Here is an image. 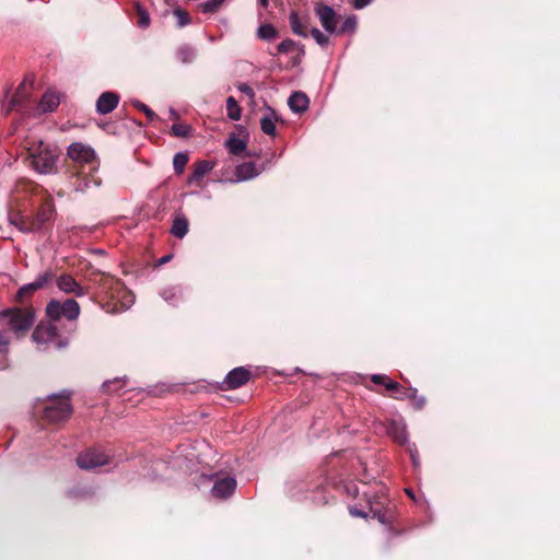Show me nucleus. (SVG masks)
Instances as JSON below:
<instances>
[{"instance_id": "31", "label": "nucleus", "mask_w": 560, "mask_h": 560, "mask_svg": "<svg viewBox=\"0 0 560 560\" xmlns=\"http://www.w3.org/2000/svg\"><path fill=\"white\" fill-rule=\"evenodd\" d=\"M226 147L230 153L234 155H240L246 150V142L240 138L232 137L228 140Z\"/></svg>"}, {"instance_id": "8", "label": "nucleus", "mask_w": 560, "mask_h": 560, "mask_svg": "<svg viewBox=\"0 0 560 560\" xmlns=\"http://www.w3.org/2000/svg\"><path fill=\"white\" fill-rule=\"evenodd\" d=\"M206 480L212 481L213 485L210 494L214 499L225 500L231 497L236 489V479L231 476H219L218 474L203 476Z\"/></svg>"}, {"instance_id": "2", "label": "nucleus", "mask_w": 560, "mask_h": 560, "mask_svg": "<svg viewBox=\"0 0 560 560\" xmlns=\"http://www.w3.org/2000/svg\"><path fill=\"white\" fill-rule=\"evenodd\" d=\"M47 399L48 402L43 409V417L47 421L58 423L71 416L70 392L63 390L61 394H51Z\"/></svg>"}, {"instance_id": "33", "label": "nucleus", "mask_w": 560, "mask_h": 560, "mask_svg": "<svg viewBox=\"0 0 560 560\" xmlns=\"http://www.w3.org/2000/svg\"><path fill=\"white\" fill-rule=\"evenodd\" d=\"M188 163V154L185 152H177L173 158V167L176 174H182Z\"/></svg>"}, {"instance_id": "44", "label": "nucleus", "mask_w": 560, "mask_h": 560, "mask_svg": "<svg viewBox=\"0 0 560 560\" xmlns=\"http://www.w3.org/2000/svg\"><path fill=\"white\" fill-rule=\"evenodd\" d=\"M237 89L241 93L245 94L252 103L255 102V92L247 83H241Z\"/></svg>"}, {"instance_id": "26", "label": "nucleus", "mask_w": 560, "mask_h": 560, "mask_svg": "<svg viewBox=\"0 0 560 560\" xmlns=\"http://www.w3.org/2000/svg\"><path fill=\"white\" fill-rule=\"evenodd\" d=\"M289 23L292 32L301 37H307V25L306 20L303 21L300 19L299 14L295 11H292L289 16Z\"/></svg>"}, {"instance_id": "10", "label": "nucleus", "mask_w": 560, "mask_h": 560, "mask_svg": "<svg viewBox=\"0 0 560 560\" xmlns=\"http://www.w3.org/2000/svg\"><path fill=\"white\" fill-rule=\"evenodd\" d=\"M370 513H365L355 506H350L349 512L352 516L366 518L371 516L376 518L381 524L387 525L392 523L393 512L389 508L384 506V502H372L369 499Z\"/></svg>"}, {"instance_id": "32", "label": "nucleus", "mask_w": 560, "mask_h": 560, "mask_svg": "<svg viewBox=\"0 0 560 560\" xmlns=\"http://www.w3.org/2000/svg\"><path fill=\"white\" fill-rule=\"evenodd\" d=\"M257 35L264 40H271L278 36V31L273 25L267 23L259 26Z\"/></svg>"}, {"instance_id": "42", "label": "nucleus", "mask_w": 560, "mask_h": 560, "mask_svg": "<svg viewBox=\"0 0 560 560\" xmlns=\"http://www.w3.org/2000/svg\"><path fill=\"white\" fill-rule=\"evenodd\" d=\"M172 131L176 137H187L190 133V127L184 124H174L172 126Z\"/></svg>"}, {"instance_id": "47", "label": "nucleus", "mask_w": 560, "mask_h": 560, "mask_svg": "<svg viewBox=\"0 0 560 560\" xmlns=\"http://www.w3.org/2000/svg\"><path fill=\"white\" fill-rule=\"evenodd\" d=\"M9 339L8 337L0 332V352H7L8 351V346H9Z\"/></svg>"}, {"instance_id": "22", "label": "nucleus", "mask_w": 560, "mask_h": 560, "mask_svg": "<svg viewBox=\"0 0 560 560\" xmlns=\"http://www.w3.org/2000/svg\"><path fill=\"white\" fill-rule=\"evenodd\" d=\"M279 119L277 113L271 108L267 107V114L264 115L260 119V128L261 130L269 136L276 135V125L275 122Z\"/></svg>"}, {"instance_id": "3", "label": "nucleus", "mask_w": 560, "mask_h": 560, "mask_svg": "<svg viewBox=\"0 0 560 560\" xmlns=\"http://www.w3.org/2000/svg\"><path fill=\"white\" fill-rule=\"evenodd\" d=\"M0 322L14 332L28 330L35 322V312L31 307H12L0 312Z\"/></svg>"}, {"instance_id": "27", "label": "nucleus", "mask_w": 560, "mask_h": 560, "mask_svg": "<svg viewBox=\"0 0 560 560\" xmlns=\"http://www.w3.org/2000/svg\"><path fill=\"white\" fill-rule=\"evenodd\" d=\"M188 232V220L182 213L177 214L173 220L171 233L177 238H183Z\"/></svg>"}, {"instance_id": "28", "label": "nucleus", "mask_w": 560, "mask_h": 560, "mask_svg": "<svg viewBox=\"0 0 560 560\" xmlns=\"http://www.w3.org/2000/svg\"><path fill=\"white\" fill-rule=\"evenodd\" d=\"M385 388L392 393V396L396 399H405L409 394V388L402 387L398 382L387 381L385 383Z\"/></svg>"}, {"instance_id": "11", "label": "nucleus", "mask_w": 560, "mask_h": 560, "mask_svg": "<svg viewBox=\"0 0 560 560\" xmlns=\"http://www.w3.org/2000/svg\"><path fill=\"white\" fill-rule=\"evenodd\" d=\"M109 462V456L95 448L86 450L77 457V464L81 469L91 470L104 466Z\"/></svg>"}, {"instance_id": "43", "label": "nucleus", "mask_w": 560, "mask_h": 560, "mask_svg": "<svg viewBox=\"0 0 560 560\" xmlns=\"http://www.w3.org/2000/svg\"><path fill=\"white\" fill-rule=\"evenodd\" d=\"M295 42L290 39V38H287L284 40H282L279 45H278V51L281 52V54H287L289 52L294 46H295Z\"/></svg>"}, {"instance_id": "41", "label": "nucleus", "mask_w": 560, "mask_h": 560, "mask_svg": "<svg viewBox=\"0 0 560 560\" xmlns=\"http://www.w3.org/2000/svg\"><path fill=\"white\" fill-rule=\"evenodd\" d=\"M355 27H357V19L354 15H351V16H348L343 21L339 32L340 33L353 32L355 30Z\"/></svg>"}, {"instance_id": "21", "label": "nucleus", "mask_w": 560, "mask_h": 560, "mask_svg": "<svg viewBox=\"0 0 560 560\" xmlns=\"http://www.w3.org/2000/svg\"><path fill=\"white\" fill-rule=\"evenodd\" d=\"M310 100L301 91L293 92L288 100V105L293 113H304L308 108Z\"/></svg>"}, {"instance_id": "19", "label": "nucleus", "mask_w": 560, "mask_h": 560, "mask_svg": "<svg viewBox=\"0 0 560 560\" xmlns=\"http://www.w3.org/2000/svg\"><path fill=\"white\" fill-rule=\"evenodd\" d=\"M387 434L399 444L408 442L407 428L401 420H392L387 425Z\"/></svg>"}, {"instance_id": "7", "label": "nucleus", "mask_w": 560, "mask_h": 560, "mask_svg": "<svg viewBox=\"0 0 560 560\" xmlns=\"http://www.w3.org/2000/svg\"><path fill=\"white\" fill-rule=\"evenodd\" d=\"M104 289L108 290L112 300L120 304L122 311L128 310L135 302V295L127 290L124 283L116 278L109 277L104 281Z\"/></svg>"}, {"instance_id": "53", "label": "nucleus", "mask_w": 560, "mask_h": 560, "mask_svg": "<svg viewBox=\"0 0 560 560\" xmlns=\"http://www.w3.org/2000/svg\"><path fill=\"white\" fill-rule=\"evenodd\" d=\"M205 475L201 476L202 480H200V483H203V481H207L205 478H203Z\"/></svg>"}, {"instance_id": "51", "label": "nucleus", "mask_w": 560, "mask_h": 560, "mask_svg": "<svg viewBox=\"0 0 560 560\" xmlns=\"http://www.w3.org/2000/svg\"><path fill=\"white\" fill-rule=\"evenodd\" d=\"M406 493H407L410 498H412V499H413V493H412V491H411V490L406 489Z\"/></svg>"}, {"instance_id": "15", "label": "nucleus", "mask_w": 560, "mask_h": 560, "mask_svg": "<svg viewBox=\"0 0 560 560\" xmlns=\"http://www.w3.org/2000/svg\"><path fill=\"white\" fill-rule=\"evenodd\" d=\"M119 95L115 92H104L96 101V112L100 115L112 113L119 103Z\"/></svg>"}, {"instance_id": "45", "label": "nucleus", "mask_w": 560, "mask_h": 560, "mask_svg": "<svg viewBox=\"0 0 560 560\" xmlns=\"http://www.w3.org/2000/svg\"><path fill=\"white\" fill-rule=\"evenodd\" d=\"M371 381L374 383V384H382L385 386V383L387 381H390L386 375L384 374H373L371 376Z\"/></svg>"}, {"instance_id": "12", "label": "nucleus", "mask_w": 560, "mask_h": 560, "mask_svg": "<svg viewBox=\"0 0 560 560\" xmlns=\"http://www.w3.org/2000/svg\"><path fill=\"white\" fill-rule=\"evenodd\" d=\"M314 12L318 18L322 26L327 33H334L337 28V14L335 10L326 4L318 3L314 8Z\"/></svg>"}, {"instance_id": "20", "label": "nucleus", "mask_w": 560, "mask_h": 560, "mask_svg": "<svg viewBox=\"0 0 560 560\" xmlns=\"http://www.w3.org/2000/svg\"><path fill=\"white\" fill-rule=\"evenodd\" d=\"M214 164L210 161L202 160L195 164L192 173L188 177L189 185H198L202 178L212 171Z\"/></svg>"}, {"instance_id": "25", "label": "nucleus", "mask_w": 560, "mask_h": 560, "mask_svg": "<svg viewBox=\"0 0 560 560\" xmlns=\"http://www.w3.org/2000/svg\"><path fill=\"white\" fill-rule=\"evenodd\" d=\"M176 60L183 65H189L197 58V50L187 44L180 45L175 52Z\"/></svg>"}, {"instance_id": "6", "label": "nucleus", "mask_w": 560, "mask_h": 560, "mask_svg": "<svg viewBox=\"0 0 560 560\" xmlns=\"http://www.w3.org/2000/svg\"><path fill=\"white\" fill-rule=\"evenodd\" d=\"M46 314L51 320H59L61 318L73 320L80 315V305L73 299H67L62 302L51 300L46 306Z\"/></svg>"}, {"instance_id": "29", "label": "nucleus", "mask_w": 560, "mask_h": 560, "mask_svg": "<svg viewBox=\"0 0 560 560\" xmlns=\"http://www.w3.org/2000/svg\"><path fill=\"white\" fill-rule=\"evenodd\" d=\"M125 386H127V382L120 378L108 381L103 384V387L107 393L117 394L119 396L125 394L126 390H122V387Z\"/></svg>"}, {"instance_id": "30", "label": "nucleus", "mask_w": 560, "mask_h": 560, "mask_svg": "<svg viewBox=\"0 0 560 560\" xmlns=\"http://www.w3.org/2000/svg\"><path fill=\"white\" fill-rule=\"evenodd\" d=\"M226 110H228V117L230 119L235 120V121L241 119L242 109L233 96H230L226 100Z\"/></svg>"}, {"instance_id": "52", "label": "nucleus", "mask_w": 560, "mask_h": 560, "mask_svg": "<svg viewBox=\"0 0 560 560\" xmlns=\"http://www.w3.org/2000/svg\"><path fill=\"white\" fill-rule=\"evenodd\" d=\"M289 492H290V494H291L292 497H296V495H298V493L293 492V490H292V489H290V490H289Z\"/></svg>"}, {"instance_id": "48", "label": "nucleus", "mask_w": 560, "mask_h": 560, "mask_svg": "<svg viewBox=\"0 0 560 560\" xmlns=\"http://www.w3.org/2000/svg\"><path fill=\"white\" fill-rule=\"evenodd\" d=\"M372 0H353V5L355 9H363L369 5Z\"/></svg>"}, {"instance_id": "50", "label": "nucleus", "mask_w": 560, "mask_h": 560, "mask_svg": "<svg viewBox=\"0 0 560 560\" xmlns=\"http://www.w3.org/2000/svg\"><path fill=\"white\" fill-rule=\"evenodd\" d=\"M258 1H259V3H260L264 8H266V7L268 5V0H258Z\"/></svg>"}, {"instance_id": "34", "label": "nucleus", "mask_w": 560, "mask_h": 560, "mask_svg": "<svg viewBox=\"0 0 560 560\" xmlns=\"http://www.w3.org/2000/svg\"><path fill=\"white\" fill-rule=\"evenodd\" d=\"M26 84H27V81H23L20 86L18 88L14 96L12 97L11 100V104L8 108L7 112H10L13 109V107L16 105V104H20L23 102V100L26 97V93H25V88H26Z\"/></svg>"}, {"instance_id": "38", "label": "nucleus", "mask_w": 560, "mask_h": 560, "mask_svg": "<svg viewBox=\"0 0 560 560\" xmlns=\"http://www.w3.org/2000/svg\"><path fill=\"white\" fill-rule=\"evenodd\" d=\"M311 35L315 39V42L322 47L326 46L329 42V37L325 35L323 32H320L317 27H313L311 30Z\"/></svg>"}, {"instance_id": "37", "label": "nucleus", "mask_w": 560, "mask_h": 560, "mask_svg": "<svg viewBox=\"0 0 560 560\" xmlns=\"http://www.w3.org/2000/svg\"><path fill=\"white\" fill-rule=\"evenodd\" d=\"M131 105L141 110L150 120H153L156 117L152 109H150L145 104L138 100H131Z\"/></svg>"}, {"instance_id": "40", "label": "nucleus", "mask_w": 560, "mask_h": 560, "mask_svg": "<svg viewBox=\"0 0 560 560\" xmlns=\"http://www.w3.org/2000/svg\"><path fill=\"white\" fill-rule=\"evenodd\" d=\"M409 390L410 392H409V394L407 395L406 398L411 399L413 405H415V407L417 409H421L424 406V402H425L424 397L418 396L416 388H409Z\"/></svg>"}, {"instance_id": "16", "label": "nucleus", "mask_w": 560, "mask_h": 560, "mask_svg": "<svg viewBox=\"0 0 560 560\" xmlns=\"http://www.w3.org/2000/svg\"><path fill=\"white\" fill-rule=\"evenodd\" d=\"M57 287L60 291L65 293H73L77 296H84L86 294L85 289L81 287L70 275H61L57 279Z\"/></svg>"}, {"instance_id": "24", "label": "nucleus", "mask_w": 560, "mask_h": 560, "mask_svg": "<svg viewBox=\"0 0 560 560\" xmlns=\"http://www.w3.org/2000/svg\"><path fill=\"white\" fill-rule=\"evenodd\" d=\"M10 224L15 226L22 233H37L32 217L16 214L15 217L10 218Z\"/></svg>"}, {"instance_id": "13", "label": "nucleus", "mask_w": 560, "mask_h": 560, "mask_svg": "<svg viewBox=\"0 0 560 560\" xmlns=\"http://www.w3.org/2000/svg\"><path fill=\"white\" fill-rule=\"evenodd\" d=\"M52 277L54 275L51 271L39 273L33 282L24 284L19 289L16 300L22 302L26 296L32 295L35 291L42 289L46 283L51 281Z\"/></svg>"}, {"instance_id": "17", "label": "nucleus", "mask_w": 560, "mask_h": 560, "mask_svg": "<svg viewBox=\"0 0 560 560\" xmlns=\"http://www.w3.org/2000/svg\"><path fill=\"white\" fill-rule=\"evenodd\" d=\"M261 168L254 162H245L235 168V182H245L257 177L261 173Z\"/></svg>"}, {"instance_id": "23", "label": "nucleus", "mask_w": 560, "mask_h": 560, "mask_svg": "<svg viewBox=\"0 0 560 560\" xmlns=\"http://www.w3.org/2000/svg\"><path fill=\"white\" fill-rule=\"evenodd\" d=\"M59 103H60L59 95L52 91H47L43 95V97L38 104V109L42 113H49V112L55 110L58 107Z\"/></svg>"}, {"instance_id": "9", "label": "nucleus", "mask_w": 560, "mask_h": 560, "mask_svg": "<svg viewBox=\"0 0 560 560\" xmlns=\"http://www.w3.org/2000/svg\"><path fill=\"white\" fill-rule=\"evenodd\" d=\"M55 218V206L52 199L47 197L40 205L36 214L32 217L34 228L37 233L47 235L49 233V224Z\"/></svg>"}, {"instance_id": "46", "label": "nucleus", "mask_w": 560, "mask_h": 560, "mask_svg": "<svg viewBox=\"0 0 560 560\" xmlns=\"http://www.w3.org/2000/svg\"><path fill=\"white\" fill-rule=\"evenodd\" d=\"M409 454H410V458H411L413 467L418 468L420 465V462H419L418 453H417V450L415 446L409 447Z\"/></svg>"}, {"instance_id": "18", "label": "nucleus", "mask_w": 560, "mask_h": 560, "mask_svg": "<svg viewBox=\"0 0 560 560\" xmlns=\"http://www.w3.org/2000/svg\"><path fill=\"white\" fill-rule=\"evenodd\" d=\"M160 296L170 305H178L185 298V289L182 285H167L160 291Z\"/></svg>"}, {"instance_id": "5", "label": "nucleus", "mask_w": 560, "mask_h": 560, "mask_svg": "<svg viewBox=\"0 0 560 560\" xmlns=\"http://www.w3.org/2000/svg\"><path fill=\"white\" fill-rule=\"evenodd\" d=\"M32 339L39 351H45L51 347L60 349L67 346V342L58 339L56 326L51 324H39L32 334Z\"/></svg>"}, {"instance_id": "1", "label": "nucleus", "mask_w": 560, "mask_h": 560, "mask_svg": "<svg viewBox=\"0 0 560 560\" xmlns=\"http://www.w3.org/2000/svg\"><path fill=\"white\" fill-rule=\"evenodd\" d=\"M67 154L77 165V170L74 171L78 175V182L75 184L77 191H86L91 187V184H93L94 187L101 185V179L94 176L100 164L96 153L91 145L73 142L68 147Z\"/></svg>"}, {"instance_id": "49", "label": "nucleus", "mask_w": 560, "mask_h": 560, "mask_svg": "<svg viewBox=\"0 0 560 560\" xmlns=\"http://www.w3.org/2000/svg\"><path fill=\"white\" fill-rule=\"evenodd\" d=\"M171 260V256L167 255V256H164L160 259V265H163V264H166Z\"/></svg>"}, {"instance_id": "4", "label": "nucleus", "mask_w": 560, "mask_h": 560, "mask_svg": "<svg viewBox=\"0 0 560 560\" xmlns=\"http://www.w3.org/2000/svg\"><path fill=\"white\" fill-rule=\"evenodd\" d=\"M30 165L39 174H51L56 171L58 155L48 145L40 142L28 150Z\"/></svg>"}, {"instance_id": "36", "label": "nucleus", "mask_w": 560, "mask_h": 560, "mask_svg": "<svg viewBox=\"0 0 560 560\" xmlns=\"http://www.w3.org/2000/svg\"><path fill=\"white\" fill-rule=\"evenodd\" d=\"M174 16L176 18L178 27H184L191 22L188 12L179 8L174 10Z\"/></svg>"}, {"instance_id": "39", "label": "nucleus", "mask_w": 560, "mask_h": 560, "mask_svg": "<svg viewBox=\"0 0 560 560\" xmlns=\"http://www.w3.org/2000/svg\"><path fill=\"white\" fill-rule=\"evenodd\" d=\"M225 0H207L202 3V11L205 13L215 12Z\"/></svg>"}, {"instance_id": "14", "label": "nucleus", "mask_w": 560, "mask_h": 560, "mask_svg": "<svg viewBox=\"0 0 560 560\" xmlns=\"http://www.w3.org/2000/svg\"><path fill=\"white\" fill-rule=\"evenodd\" d=\"M249 376H250V372L247 369H245L243 366L235 368L226 374V376L222 383L223 388L224 389L238 388L248 382Z\"/></svg>"}, {"instance_id": "35", "label": "nucleus", "mask_w": 560, "mask_h": 560, "mask_svg": "<svg viewBox=\"0 0 560 560\" xmlns=\"http://www.w3.org/2000/svg\"><path fill=\"white\" fill-rule=\"evenodd\" d=\"M136 10L139 18L138 26L141 28H147L150 25L149 12L139 3L136 4Z\"/></svg>"}]
</instances>
